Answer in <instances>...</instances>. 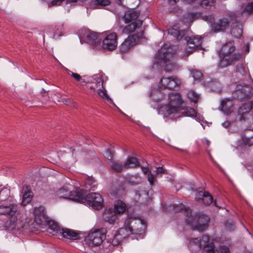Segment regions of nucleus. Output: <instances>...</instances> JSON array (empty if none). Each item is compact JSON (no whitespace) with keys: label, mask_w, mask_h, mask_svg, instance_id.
Returning a JSON list of instances; mask_svg holds the SVG:
<instances>
[{"label":"nucleus","mask_w":253,"mask_h":253,"mask_svg":"<svg viewBox=\"0 0 253 253\" xmlns=\"http://www.w3.org/2000/svg\"><path fill=\"white\" fill-rule=\"evenodd\" d=\"M187 95L191 102L196 103L199 99L198 95L193 90L189 91Z\"/></svg>","instance_id":"obj_47"},{"label":"nucleus","mask_w":253,"mask_h":253,"mask_svg":"<svg viewBox=\"0 0 253 253\" xmlns=\"http://www.w3.org/2000/svg\"><path fill=\"white\" fill-rule=\"evenodd\" d=\"M185 40L186 42L187 46L183 54L180 55L182 58L187 57L194 49L200 48L203 38L202 36L199 35L192 36L191 37H186Z\"/></svg>","instance_id":"obj_12"},{"label":"nucleus","mask_w":253,"mask_h":253,"mask_svg":"<svg viewBox=\"0 0 253 253\" xmlns=\"http://www.w3.org/2000/svg\"><path fill=\"white\" fill-rule=\"evenodd\" d=\"M125 224L129 225L130 229H132V234L141 235L146 228V222L141 219L127 218L125 220Z\"/></svg>","instance_id":"obj_16"},{"label":"nucleus","mask_w":253,"mask_h":253,"mask_svg":"<svg viewBox=\"0 0 253 253\" xmlns=\"http://www.w3.org/2000/svg\"><path fill=\"white\" fill-rule=\"evenodd\" d=\"M103 218L109 224H114L117 218V215L113 209L109 208L103 213Z\"/></svg>","instance_id":"obj_27"},{"label":"nucleus","mask_w":253,"mask_h":253,"mask_svg":"<svg viewBox=\"0 0 253 253\" xmlns=\"http://www.w3.org/2000/svg\"><path fill=\"white\" fill-rule=\"evenodd\" d=\"M136 123H137V125H139V126L140 125V122H139V121H137Z\"/></svg>","instance_id":"obj_64"},{"label":"nucleus","mask_w":253,"mask_h":253,"mask_svg":"<svg viewBox=\"0 0 253 253\" xmlns=\"http://www.w3.org/2000/svg\"><path fill=\"white\" fill-rule=\"evenodd\" d=\"M169 99V105L162 107L161 110L164 118L176 120L181 117H196L197 113L193 108L182 107V99L179 93L172 94Z\"/></svg>","instance_id":"obj_1"},{"label":"nucleus","mask_w":253,"mask_h":253,"mask_svg":"<svg viewBox=\"0 0 253 253\" xmlns=\"http://www.w3.org/2000/svg\"><path fill=\"white\" fill-rule=\"evenodd\" d=\"M62 29H63L62 25L60 26L59 29H58V30H59V32L54 33L53 35V38H55L56 37H59V36H61Z\"/></svg>","instance_id":"obj_54"},{"label":"nucleus","mask_w":253,"mask_h":253,"mask_svg":"<svg viewBox=\"0 0 253 253\" xmlns=\"http://www.w3.org/2000/svg\"><path fill=\"white\" fill-rule=\"evenodd\" d=\"M125 169L133 168L139 165L137 159L133 157H128L124 163Z\"/></svg>","instance_id":"obj_33"},{"label":"nucleus","mask_w":253,"mask_h":253,"mask_svg":"<svg viewBox=\"0 0 253 253\" xmlns=\"http://www.w3.org/2000/svg\"><path fill=\"white\" fill-rule=\"evenodd\" d=\"M231 224V225H230V229H234V227H235V223L233 222L232 221H230V222H228V221L226 223V225H227V224Z\"/></svg>","instance_id":"obj_57"},{"label":"nucleus","mask_w":253,"mask_h":253,"mask_svg":"<svg viewBox=\"0 0 253 253\" xmlns=\"http://www.w3.org/2000/svg\"><path fill=\"white\" fill-rule=\"evenodd\" d=\"M113 155L114 153L113 151H111L110 149H107L104 154V157L106 158L108 164L109 161H113Z\"/></svg>","instance_id":"obj_46"},{"label":"nucleus","mask_w":253,"mask_h":253,"mask_svg":"<svg viewBox=\"0 0 253 253\" xmlns=\"http://www.w3.org/2000/svg\"><path fill=\"white\" fill-rule=\"evenodd\" d=\"M71 74V76L77 81H78V82H80L81 83H85V80L84 79H82V78L81 77V76L77 74V73H74V72H72L71 71H69Z\"/></svg>","instance_id":"obj_50"},{"label":"nucleus","mask_w":253,"mask_h":253,"mask_svg":"<svg viewBox=\"0 0 253 253\" xmlns=\"http://www.w3.org/2000/svg\"><path fill=\"white\" fill-rule=\"evenodd\" d=\"M166 169H165L163 167H158L156 168V170L155 171L157 174L160 173H165Z\"/></svg>","instance_id":"obj_52"},{"label":"nucleus","mask_w":253,"mask_h":253,"mask_svg":"<svg viewBox=\"0 0 253 253\" xmlns=\"http://www.w3.org/2000/svg\"><path fill=\"white\" fill-rule=\"evenodd\" d=\"M246 49L245 51L246 52H249V44L248 43H246Z\"/></svg>","instance_id":"obj_61"},{"label":"nucleus","mask_w":253,"mask_h":253,"mask_svg":"<svg viewBox=\"0 0 253 253\" xmlns=\"http://www.w3.org/2000/svg\"><path fill=\"white\" fill-rule=\"evenodd\" d=\"M168 33L169 35L173 36L177 40L182 39L185 35V31L180 30L177 24L173 25L169 29Z\"/></svg>","instance_id":"obj_25"},{"label":"nucleus","mask_w":253,"mask_h":253,"mask_svg":"<svg viewBox=\"0 0 253 253\" xmlns=\"http://www.w3.org/2000/svg\"><path fill=\"white\" fill-rule=\"evenodd\" d=\"M60 234L64 238L69 240H75L79 238V235L77 232L68 228H62Z\"/></svg>","instance_id":"obj_28"},{"label":"nucleus","mask_w":253,"mask_h":253,"mask_svg":"<svg viewBox=\"0 0 253 253\" xmlns=\"http://www.w3.org/2000/svg\"><path fill=\"white\" fill-rule=\"evenodd\" d=\"M105 238L106 234L103 229H96L90 231L85 237L84 242L90 247L98 246Z\"/></svg>","instance_id":"obj_11"},{"label":"nucleus","mask_w":253,"mask_h":253,"mask_svg":"<svg viewBox=\"0 0 253 253\" xmlns=\"http://www.w3.org/2000/svg\"><path fill=\"white\" fill-rule=\"evenodd\" d=\"M253 94V87L248 84H238L233 93L234 97L243 101L248 99Z\"/></svg>","instance_id":"obj_15"},{"label":"nucleus","mask_w":253,"mask_h":253,"mask_svg":"<svg viewBox=\"0 0 253 253\" xmlns=\"http://www.w3.org/2000/svg\"><path fill=\"white\" fill-rule=\"evenodd\" d=\"M202 141H203V143L205 144L206 145H207V146H210L211 142L207 138H204L202 140Z\"/></svg>","instance_id":"obj_56"},{"label":"nucleus","mask_w":253,"mask_h":253,"mask_svg":"<svg viewBox=\"0 0 253 253\" xmlns=\"http://www.w3.org/2000/svg\"><path fill=\"white\" fill-rule=\"evenodd\" d=\"M81 43L86 42L94 47L100 44V40L98 36L94 32L85 31L84 33L79 36Z\"/></svg>","instance_id":"obj_17"},{"label":"nucleus","mask_w":253,"mask_h":253,"mask_svg":"<svg viewBox=\"0 0 253 253\" xmlns=\"http://www.w3.org/2000/svg\"><path fill=\"white\" fill-rule=\"evenodd\" d=\"M147 178L150 185H153L155 181L154 175L150 173L148 174Z\"/></svg>","instance_id":"obj_51"},{"label":"nucleus","mask_w":253,"mask_h":253,"mask_svg":"<svg viewBox=\"0 0 253 253\" xmlns=\"http://www.w3.org/2000/svg\"><path fill=\"white\" fill-rule=\"evenodd\" d=\"M121 0H119L120 1ZM110 0H92L88 4L90 9H96L110 5Z\"/></svg>","instance_id":"obj_24"},{"label":"nucleus","mask_w":253,"mask_h":253,"mask_svg":"<svg viewBox=\"0 0 253 253\" xmlns=\"http://www.w3.org/2000/svg\"><path fill=\"white\" fill-rule=\"evenodd\" d=\"M76 149H77V151H79V148L77 147L76 148H75L74 149H73V151H76Z\"/></svg>","instance_id":"obj_63"},{"label":"nucleus","mask_w":253,"mask_h":253,"mask_svg":"<svg viewBox=\"0 0 253 253\" xmlns=\"http://www.w3.org/2000/svg\"><path fill=\"white\" fill-rule=\"evenodd\" d=\"M139 11L133 9L126 11L124 15V19L126 23L135 20L139 16Z\"/></svg>","instance_id":"obj_31"},{"label":"nucleus","mask_w":253,"mask_h":253,"mask_svg":"<svg viewBox=\"0 0 253 253\" xmlns=\"http://www.w3.org/2000/svg\"><path fill=\"white\" fill-rule=\"evenodd\" d=\"M190 73L191 76L193 77L194 80L196 81H201L203 78V75L202 73L196 70H191Z\"/></svg>","instance_id":"obj_43"},{"label":"nucleus","mask_w":253,"mask_h":253,"mask_svg":"<svg viewBox=\"0 0 253 253\" xmlns=\"http://www.w3.org/2000/svg\"><path fill=\"white\" fill-rule=\"evenodd\" d=\"M117 36L115 33L106 34L102 42V47L108 50L115 49L117 46Z\"/></svg>","instance_id":"obj_21"},{"label":"nucleus","mask_w":253,"mask_h":253,"mask_svg":"<svg viewBox=\"0 0 253 253\" xmlns=\"http://www.w3.org/2000/svg\"><path fill=\"white\" fill-rule=\"evenodd\" d=\"M232 102L231 100L227 98L225 100H222L221 102L220 107L221 111L225 115H230L232 112Z\"/></svg>","instance_id":"obj_29"},{"label":"nucleus","mask_w":253,"mask_h":253,"mask_svg":"<svg viewBox=\"0 0 253 253\" xmlns=\"http://www.w3.org/2000/svg\"><path fill=\"white\" fill-rule=\"evenodd\" d=\"M241 224L242 225V226L247 230V231H248V230L247 229V228L245 227V226L243 224V223L241 222Z\"/></svg>","instance_id":"obj_62"},{"label":"nucleus","mask_w":253,"mask_h":253,"mask_svg":"<svg viewBox=\"0 0 253 253\" xmlns=\"http://www.w3.org/2000/svg\"><path fill=\"white\" fill-rule=\"evenodd\" d=\"M207 86L210 88L211 90L213 91L219 92L221 90V84L216 81H212L209 83Z\"/></svg>","instance_id":"obj_41"},{"label":"nucleus","mask_w":253,"mask_h":253,"mask_svg":"<svg viewBox=\"0 0 253 253\" xmlns=\"http://www.w3.org/2000/svg\"><path fill=\"white\" fill-rule=\"evenodd\" d=\"M137 41V37L128 36L120 45V50L123 52L127 51L135 45Z\"/></svg>","instance_id":"obj_23"},{"label":"nucleus","mask_w":253,"mask_h":253,"mask_svg":"<svg viewBox=\"0 0 253 253\" xmlns=\"http://www.w3.org/2000/svg\"><path fill=\"white\" fill-rule=\"evenodd\" d=\"M116 213H120L126 211V204L121 201H117L114 205V210Z\"/></svg>","instance_id":"obj_37"},{"label":"nucleus","mask_w":253,"mask_h":253,"mask_svg":"<svg viewBox=\"0 0 253 253\" xmlns=\"http://www.w3.org/2000/svg\"><path fill=\"white\" fill-rule=\"evenodd\" d=\"M18 210V206L15 204L0 205V214L7 216L11 218L13 222L17 221V217L15 216L16 212Z\"/></svg>","instance_id":"obj_19"},{"label":"nucleus","mask_w":253,"mask_h":253,"mask_svg":"<svg viewBox=\"0 0 253 253\" xmlns=\"http://www.w3.org/2000/svg\"><path fill=\"white\" fill-rule=\"evenodd\" d=\"M142 169L143 172L145 174H146L149 171V169L147 167H142Z\"/></svg>","instance_id":"obj_58"},{"label":"nucleus","mask_w":253,"mask_h":253,"mask_svg":"<svg viewBox=\"0 0 253 253\" xmlns=\"http://www.w3.org/2000/svg\"><path fill=\"white\" fill-rule=\"evenodd\" d=\"M32 197L33 193L31 191H28L27 192H25L23 195L21 205L22 206H25L27 203L30 202L32 199Z\"/></svg>","instance_id":"obj_40"},{"label":"nucleus","mask_w":253,"mask_h":253,"mask_svg":"<svg viewBox=\"0 0 253 253\" xmlns=\"http://www.w3.org/2000/svg\"><path fill=\"white\" fill-rule=\"evenodd\" d=\"M202 201L206 205H210L213 201V199L211 195L207 192H206L204 199H203Z\"/></svg>","instance_id":"obj_48"},{"label":"nucleus","mask_w":253,"mask_h":253,"mask_svg":"<svg viewBox=\"0 0 253 253\" xmlns=\"http://www.w3.org/2000/svg\"><path fill=\"white\" fill-rule=\"evenodd\" d=\"M242 23L240 21H236L231 26L230 33L236 38H240L242 35Z\"/></svg>","instance_id":"obj_26"},{"label":"nucleus","mask_w":253,"mask_h":253,"mask_svg":"<svg viewBox=\"0 0 253 253\" xmlns=\"http://www.w3.org/2000/svg\"><path fill=\"white\" fill-rule=\"evenodd\" d=\"M33 214L35 216V222L40 227H48L49 229L54 232L53 233V235H56L59 232L60 233L61 232L57 222L53 220H48L43 207L35 208Z\"/></svg>","instance_id":"obj_6"},{"label":"nucleus","mask_w":253,"mask_h":253,"mask_svg":"<svg viewBox=\"0 0 253 253\" xmlns=\"http://www.w3.org/2000/svg\"><path fill=\"white\" fill-rule=\"evenodd\" d=\"M200 15L199 12H189L185 14L181 19L183 22L189 23L198 18Z\"/></svg>","instance_id":"obj_34"},{"label":"nucleus","mask_w":253,"mask_h":253,"mask_svg":"<svg viewBox=\"0 0 253 253\" xmlns=\"http://www.w3.org/2000/svg\"><path fill=\"white\" fill-rule=\"evenodd\" d=\"M214 205H215L216 207H218V208H222V209H223V208L222 207H221V206H218V204H217V201H216V200H215V201H214Z\"/></svg>","instance_id":"obj_60"},{"label":"nucleus","mask_w":253,"mask_h":253,"mask_svg":"<svg viewBox=\"0 0 253 253\" xmlns=\"http://www.w3.org/2000/svg\"><path fill=\"white\" fill-rule=\"evenodd\" d=\"M215 3L216 0H202L201 2V6L205 9H209L215 5Z\"/></svg>","instance_id":"obj_42"},{"label":"nucleus","mask_w":253,"mask_h":253,"mask_svg":"<svg viewBox=\"0 0 253 253\" xmlns=\"http://www.w3.org/2000/svg\"><path fill=\"white\" fill-rule=\"evenodd\" d=\"M214 248V244L207 235H204L200 239H192L189 245V250L193 253H198L201 249H203L202 253H230L226 246H220L216 250Z\"/></svg>","instance_id":"obj_3"},{"label":"nucleus","mask_w":253,"mask_h":253,"mask_svg":"<svg viewBox=\"0 0 253 253\" xmlns=\"http://www.w3.org/2000/svg\"><path fill=\"white\" fill-rule=\"evenodd\" d=\"M142 23V20H136L125 27L119 26L117 28V31L121 34L128 35V36L133 37V38L137 37V40L138 41L143 36Z\"/></svg>","instance_id":"obj_7"},{"label":"nucleus","mask_w":253,"mask_h":253,"mask_svg":"<svg viewBox=\"0 0 253 253\" xmlns=\"http://www.w3.org/2000/svg\"><path fill=\"white\" fill-rule=\"evenodd\" d=\"M179 0H169V4H174L177 2Z\"/></svg>","instance_id":"obj_59"},{"label":"nucleus","mask_w":253,"mask_h":253,"mask_svg":"<svg viewBox=\"0 0 253 253\" xmlns=\"http://www.w3.org/2000/svg\"><path fill=\"white\" fill-rule=\"evenodd\" d=\"M113 169L118 172H121L124 169V164H122L117 161H109V164Z\"/></svg>","instance_id":"obj_38"},{"label":"nucleus","mask_w":253,"mask_h":253,"mask_svg":"<svg viewBox=\"0 0 253 253\" xmlns=\"http://www.w3.org/2000/svg\"><path fill=\"white\" fill-rule=\"evenodd\" d=\"M236 73L240 74L242 76L250 77L249 74V70L247 67L243 64H238L236 66Z\"/></svg>","instance_id":"obj_36"},{"label":"nucleus","mask_w":253,"mask_h":253,"mask_svg":"<svg viewBox=\"0 0 253 253\" xmlns=\"http://www.w3.org/2000/svg\"><path fill=\"white\" fill-rule=\"evenodd\" d=\"M195 118H196V120L197 121L200 122L202 126L204 125V123H205L204 119L202 117H201V116L197 117L196 116V117Z\"/></svg>","instance_id":"obj_55"},{"label":"nucleus","mask_w":253,"mask_h":253,"mask_svg":"<svg viewBox=\"0 0 253 253\" xmlns=\"http://www.w3.org/2000/svg\"><path fill=\"white\" fill-rule=\"evenodd\" d=\"M173 210L175 212L187 213L185 218V222L191 226L192 230L203 231L207 227L210 221V218L207 215L199 212L192 214L191 211L189 212L182 204L173 206Z\"/></svg>","instance_id":"obj_4"},{"label":"nucleus","mask_w":253,"mask_h":253,"mask_svg":"<svg viewBox=\"0 0 253 253\" xmlns=\"http://www.w3.org/2000/svg\"><path fill=\"white\" fill-rule=\"evenodd\" d=\"M169 45H164L155 56L154 62L157 66L164 68L166 72L172 73L177 71L180 66L176 62L174 54L169 50Z\"/></svg>","instance_id":"obj_2"},{"label":"nucleus","mask_w":253,"mask_h":253,"mask_svg":"<svg viewBox=\"0 0 253 253\" xmlns=\"http://www.w3.org/2000/svg\"><path fill=\"white\" fill-rule=\"evenodd\" d=\"M253 13V1L250 2L241 9L240 14L242 16H247Z\"/></svg>","instance_id":"obj_35"},{"label":"nucleus","mask_w":253,"mask_h":253,"mask_svg":"<svg viewBox=\"0 0 253 253\" xmlns=\"http://www.w3.org/2000/svg\"><path fill=\"white\" fill-rule=\"evenodd\" d=\"M113 245L104 244L101 248H100L98 253H111L112 252Z\"/></svg>","instance_id":"obj_45"},{"label":"nucleus","mask_w":253,"mask_h":253,"mask_svg":"<svg viewBox=\"0 0 253 253\" xmlns=\"http://www.w3.org/2000/svg\"><path fill=\"white\" fill-rule=\"evenodd\" d=\"M253 101H249L247 103H243L238 110V114L240 116L239 121L244 122V123L251 124L253 121V112L252 109Z\"/></svg>","instance_id":"obj_14"},{"label":"nucleus","mask_w":253,"mask_h":253,"mask_svg":"<svg viewBox=\"0 0 253 253\" xmlns=\"http://www.w3.org/2000/svg\"><path fill=\"white\" fill-rule=\"evenodd\" d=\"M235 46L234 41H229L225 42L220 47L217 53L220 59L218 66L223 68L233 65L238 61L240 57L239 52H235Z\"/></svg>","instance_id":"obj_5"},{"label":"nucleus","mask_w":253,"mask_h":253,"mask_svg":"<svg viewBox=\"0 0 253 253\" xmlns=\"http://www.w3.org/2000/svg\"><path fill=\"white\" fill-rule=\"evenodd\" d=\"M97 93L98 95L102 98L105 99L106 100L110 101V103H112L115 105V104L113 103V100L109 96V95L107 94L106 90H104L101 89V88L97 89Z\"/></svg>","instance_id":"obj_44"},{"label":"nucleus","mask_w":253,"mask_h":253,"mask_svg":"<svg viewBox=\"0 0 253 253\" xmlns=\"http://www.w3.org/2000/svg\"><path fill=\"white\" fill-rule=\"evenodd\" d=\"M139 179L140 177L138 174L129 175L126 177L125 182L131 185H134L138 184Z\"/></svg>","instance_id":"obj_39"},{"label":"nucleus","mask_w":253,"mask_h":253,"mask_svg":"<svg viewBox=\"0 0 253 253\" xmlns=\"http://www.w3.org/2000/svg\"><path fill=\"white\" fill-rule=\"evenodd\" d=\"M84 198L83 201H80L79 203L86 202L87 205L94 210H100L103 207V199L101 194L98 193L92 192L88 194L85 197L84 192Z\"/></svg>","instance_id":"obj_13"},{"label":"nucleus","mask_w":253,"mask_h":253,"mask_svg":"<svg viewBox=\"0 0 253 253\" xmlns=\"http://www.w3.org/2000/svg\"><path fill=\"white\" fill-rule=\"evenodd\" d=\"M149 199L148 192L145 190L137 191L135 194V200L138 203L144 204L146 203Z\"/></svg>","instance_id":"obj_30"},{"label":"nucleus","mask_w":253,"mask_h":253,"mask_svg":"<svg viewBox=\"0 0 253 253\" xmlns=\"http://www.w3.org/2000/svg\"><path fill=\"white\" fill-rule=\"evenodd\" d=\"M231 124V122H230L229 121H225V122H223L221 124V125L223 127H224L225 128H227L228 127H229L230 126Z\"/></svg>","instance_id":"obj_53"},{"label":"nucleus","mask_w":253,"mask_h":253,"mask_svg":"<svg viewBox=\"0 0 253 253\" xmlns=\"http://www.w3.org/2000/svg\"><path fill=\"white\" fill-rule=\"evenodd\" d=\"M132 229L130 230L129 225L124 223V227L120 228L114 234L112 242L114 244H120L124 239L132 234Z\"/></svg>","instance_id":"obj_20"},{"label":"nucleus","mask_w":253,"mask_h":253,"mask_svg":"<svg viewBox=\"0 0 253 253\" xmlns=\"http://www.w3.org/2000/svg\"><path fill=\"white\" fill-rule=\"evenodd\" d=\"M97 182L92 176H88L84 180V189L86 191L95 190L97 188Z\"/></svg>","instance_id":"obj_32"},{"label":"nucleus","mask_w":253,"mask_h":253,"mask_svg":"<svg viewBox=\"0 0 253 253\" xmlns=\"http://www.w3.org/2000/svg\"><path fill=\"white\" fill-rule=\"evenodd\" d=\"M206 191H200L196 193L195 194V199L197 201H202L203 199H204V196Z\"/></svg>","instance_id":"obj_49"},{"label":"nucleus","mask_w":253,"mask_h":253,"mask_svg":"<svg viewBox=\"0 0 253 253\" xmlns=\"http://www.w3.org/2000/svg\"><path fill=\"white\" fill-rule=\"evenodd\" d=\"M103 81L99 75H94L88 82L87 87L95 91L100 88H104Z\"/></svg>","instance_id":"obj_22"},{"label":"nucleus","mask_w":253,"mask_h":253,"mask_svg":"<svg viewBox=\"0 0 253 253\" xmlns=\"http://www.w3.org/2000/svg\"><path fill=\"white\" fill-rule=\"evenodd\" d=\"M174 93L172 92L168 95L164 94L163 92L159 87H152L150 92L149 96L152 100L156 101L159 103L158 113L162 115V112L161 111V108L164 106H167L169 104V96Z\"/></svg>","instance_id":"obj_10"},{"label":"nucleus","mask_w":253,"mask_h":253,"mask_svg":"<svg viewBox=\"0 0 253 253\" xmlns=\"http://www.w3.org/2000/svg\"><path fill=\"white\" fill-rule=\"evenodd\" d=\"M72 185L71 184L68 186H63L61 188L56 192V195L58 197L55 199H69L72 201L80 202L84 200V190L80 189L75 191H71V190L72 188Z\"/></svg>","instance_id":"obj_8"},{"label":"nucleus","mask_w":253,"mask_h":253,"mask_svg":"<svg viewBox=\"0 0 253 253\" xmlns=\"http://www.w3.org/2000/svg\"><path fill=\"white\" fill-rule=\"evenodd\" d=\"M203 19L209 24L211 31L215 33L224 32L229 27L230 23L229 19L226 17H222L215 22L212 14L205 15Z\"/></svg>","instance_id":"obj_9"},{"label":"nucleus","mask_w":253,"mask_h":253,"mask_svg":"<svg viewBox=\"0 0 253 253\" xmlns=\"http://www.w3.org/2000/svg\"><path fill=\"white\" fill-rule=\"evenodd\" d=\"M181 81L175 76L168 78H163L160 80L159 85L164 88L174 90L178 88L181 84Z\"/></svg>","instance_id":"obj_18"}]
</instances>
